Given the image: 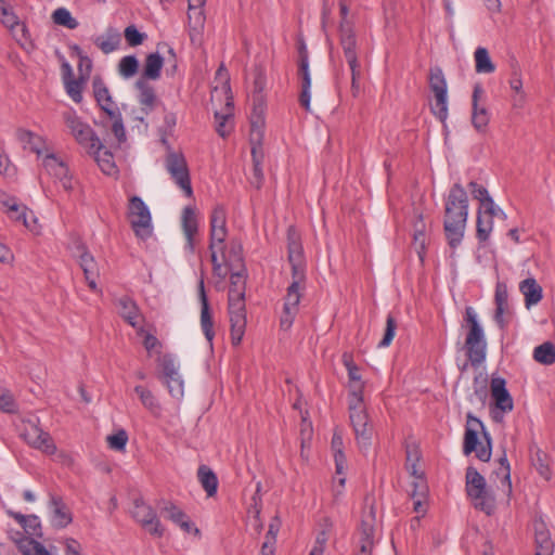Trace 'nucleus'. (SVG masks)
<instances>
[{"label":"nucleus","instance_id":"1","mask_svg":"<svg viewBox=\"0 0 555 555\" xmlns=\"http://www.w3.org/2000/svg\"><path fill=\"white\" fill-rule=\"evenodd\" d=\"M468 217V196L460 183L453 184L444 204L443 230L451 248H456L464 237Z\"/></svg>","mask_w":555,"mask_h":555},{"label":"nucleus","instance_id":"2","mask_svg":"<svg viewBox=\"0 0 555 555\" xmlns=\"http://www.w3.org/2000/svg\"><path fill=\"white\" fill-rule=\"evenodd\" d=\"M462 327L467 328L465 338V350L467 359L473 366H479L487 354V340L483 328L479 324L477 313L473 307L465 308L464 323Z\"/></svg>","mask_w":555,"mask_h":555},{"label":"nucleus","instance_id":"3","mask_svg":"<svg viewBox=\"0 0 555 555\" xmlns=\"http://www.w3.org/2000/svg\"><path fill=\"white\" fill-rule=\"evenodd\" d=\"M465 490L476 509L482 511L487 515H492L494 513L495 499L487 489L485 477L472 466L466 469Z\"/></svg>","mask_w":555,"mask_h":555},{"label":"nucleus","instance_id":"4","mask_svg":"<svg viewBox=\"0 0 555 555\" xmlns=\"http://www.w3.org/2000/svg\"><path fill=\"white\" fill-rule=\"evenodd\" d=\"M463 451L465 454L476 452V456L483 462L490 460L491 438L480 418H467Z\"/></svg>","mask_w":555,"mask_h":555},{"label":"nucleus","instance_id":"5","mask_svg":"<svg viewBox=\"0 0 555 555\" xmlns=\"http://www.w3.org/2000/svg\"><path fill=\"white\" fill-rule=\"evenodd\" d=\"M21 437L27 444L48 455L56 452L51 435L40 427L39 418H22Z\"/></svg>","mask_w":555,"mask_h":555},{"label":"nucleus","instance_id":"6","mask_svg":"<svg viewBox=\"0 0 555 555\" xmlns=\"http://www.w3.org/2000/svg\"><path fill=\"white\" fill-rule=\"evenodd\" d=\"M128 219L134 234L146 240L152 235V217L149 207L140 196H132L129 199Z\"/></svg>","mask_w":555,"mask_h":555},{"label":"nucleus","instance_id":"7","mask_svg":"<svg viewBox=\"0 0 555 555\" xmlns=\"http://www.w3.org/2000/svg\"><path fill=\"white\" fill-rule=\"evenodd\" d=\"M428 80L429 88L435 94L431 112L441 122H444L448 117V86L442 69L439 66L431 67Z\"/></svg>","mask_w":555,"mask_h":555},{"label":"nucleus","instance_id":"8","mask_svg":"<svg viewBox=\"0 0 555 555\" xmlns=\"http://www.w3.org/2000/svg\"><path fill=\"white\" fill-rule=\"evenodd\" d=\"M63 119L72 135L80 145L88 150H99L102 147V142L95 135L92 128L88 124L83 122L75 111L70 109L64 112Z\"/></svg>","mask_w":555,"mask_h":555},{"label":"nucleus","instance_id":"9","mask_svg":"<svg viewBox=\"0 0 555 555\" xmlns=\"http://www.w3.org/2000/svg\"><path fill=\"white\" fill-rule=\"evenodd\" d=\"M166 168L178 186L183 190L185 195L188 197H192L193 190L184 156L179 153H170L166 158Z\"/></svg>","mask_w":555,"mask_h":555},{"label":"nucleus","instance_id":"10","mask_svg":"<svg viewBox=\"0 0 555 555\" xmlns=\"http://www.w3.org/2000/svg\"><path fill=\"white\" fill-rule=\"evenodd\" d=\"M132 517L141 524L151 534L162 537L164 528L158 520L155 511L141 498L133 501Z\"/></svg>","mask_w":555,"mask_h":555},{"label":"nucleus","instance_id":"11","mask_svg":"<svg viewBox=\"0 0 555 555\" xmlns=\"http://www.w3.org/2000/svg\"><path fill=\"white\" fill-rule=\"evenodd\" d=\"M305 286H298L297 282H292L286 291L284 298L283 312L280 318V326L287 331L293 325L296 314L298 313V305L301 298V289Z\"/></svg>","mask_w":555,"mask_h":555},{"label":"nucleus","instance_id":"12","mask_svg":"<svg viewBox=\"0 0 555 555\" xmlns=\"http://www.w3.org/2000/svg\"><path fill=\"white\" fill-rule=\"evenodd\" d=\"M227 234V210L223 206L218 205L214 208L210 215L209 249L215 248V246L219 244L221 245L220 249L222 250Z\"/></svg>","mask_w":555,"mask_h":555},{"label":"nucleus","instance_id":"13","mask_svg":"<svg viewBox=\"0 0 555 555\" xmlns=\"http://www.w3.org/2000/svg\"><path fill=\"white\" fill-rule=\"evenodd\" d=\"M339 44L343 49L344 56L350 69L354 70L357 65H360L358 61V44L357 35L354 28L338 29Z\"/></svg>","mask_w":555,"mask_h":555},{"label":"nucleus","instance_id":"14","mask_svg":"<svg viewBox=\"0 0 555 555\" xmlns=\"http://www.w3.org/2000/svg\"><path fill=\"white\" fill-rule=\"evenodd\" d=\"M0 22L13 31L18 42L28 40V30L24 24L20 23L17 15L8 7L4 0H0Z\"/></svg>","mask_w":555,"mask_h":555},{"label":"nucleus","instance_id":"15","mask_svg":"<svg viewBox=\"0 0 555 555\" xmlns=\"http://www.w3.org/2000/svg\"><path fill=\"white\" fill-rule=\"evenodd\" d=\"M491 399L496 409L502 413H508L513 410V398L506 389L504 378L493 377L490 384Z\"/></svg>","mask_w":555,"mask_h":555},{"label":"nucleus","instance_id":"16","mask_svg":"<svg viewBox=\"0 0 555 555\" xmlns=\"http://www.w3.org/2000/svg\"><path fill=\"white\" fill-rule=\"evenodd\" d=\"M43 167L49 175L55 177L62 183V186L69 191L73 189L72 178L68 176V167L54 154H48L43 158Z\"/></svg>","mask_w":555,"mask_h":555},{"label":"nucleus","instance_id":"17","mask_svg":"<svg viewBox=\"0 0 555 555\" xmlns=\"http://www.w3.org/2000/svg\"><path fill=\"white\" fill-rule=\"evenodd\" d=\"M2 204L12 220L22 222L28 230L35 231L37 219L33 211L28 210L26 206L17 204L14 198L7 199Z\"/></svg>","mask_w":555,"mask_h":555},{"label":"nucleus","instance_id":"18","mask_svg":"<svg viewBox=\"0 0 555 555\" xmlns=\"http://www.w3.org/2000/svg\"><path fill=\"white\" fill-rule=\"evenodd\" d=\"M79 251V264L83 271L86 281L91 291H98L96 278L99 276V268L94 257L87 250L83 245L77 247Z\"/></svg>","mask_w":555,"mask_h":555},{"label":"nucleus","instance_id":"19","mask_svg":"<svg viewBox=\"0 0 555 555\" xmlns=\"http://www.w3.org/2000/svg\"><path fill=\"white\" fill-rule=\"evenodd\" d=\"M181 225L186 238L185 247L193 253L195 248V235L198 232V221L195 209L192 206L184 207L181 217Z\"/></svg>","mask_w":555,"mask_h":555},{"label":"nucleus","instance_id":"20","mask_svg":"<svg viewBox=\"0 0 555 555\" xmlns=\"http://www.w3.org/2000/svg\"><path fill=\"white\" fill-rule=\"evenodd\" d=\"M199 299H201V327L205 335V338L212 346V339L215 337L214 320L210 312L208 299L205 293L204 281L201 280L199 285Z\"/></svg>","mask_w":555,"mask_h":555},{"label":"nucleus","instance_id":"21","mask_svg":"<svg viewBox=\"0 0 555 555\" xmlns=\"http://www.w3.org/2000/svg\"><path fill=\"white\" fill-rule=\"evenodd\" d=\"M160 511L165 517L179 526L184 532L190 533L192 530H194L195 533L199 532L197 528H194V524L190 520L188 515L173 503H165Z\"/></svg>","mask_w":555,"mask_h":555},{"label":"nucleus","instance_id":"22","mask_svg":"<svg viewBox=\"0 0 555 555\" xmlns=\"http://www.w3.org/2000/svg\"><path fill=\"white\" fill-rule=\"evenodd\" d=\"M116 305L120 317L132 327H139L141 324V313L135 301L128 297L122 296L117 299Z\"/></svg>","mask_w":555,"mask_h":555},{"label":"nucleus","instance_id":"23","mask_svg":"<svg viewBox=\"0 0 555 555\" xmlns=\"http://www.w3.org/2000/svg\"><path fill=\"white\" fill-rule=\"evenodd\" d=\"M519 291L525 297V305L527 308L538 305L543 298V289L533 278H528L521 281L519 284Z\"/></svg>","mask_w":555,"mask_h":555},{"label":"nucleus","instance_id":"24","mask_svg":"<svg viewBox=\"0 0 555 555\" xmlns=\"http://www.w3.org/2000/svg\"><path fill=\"white\" fill-rule=\"evenodd\" d=\"M94 98L100 107L106 113V109H118L112 99L111 92L101 77H94L92 81Z\"/></svg>","mask_w":555,"mask_h":555},{"label":"nucleus","instance_id":"25","mask_svg":"<svg viewBox=\"0 0 555 555\" xmlns=\"http://www.w3.org/2000/svg\"><path fill=\"white\" fill-rule=\"evenodd\" d=\"M534 532L537 545L535 555H552L554 544L552 542L550 531L546 529L544 522H535Z\"/></svg>","mask_w":555,"mask_h":555},{"label":"nucleus","instance_id":"26","mask_svg":"<svg viewBox=\"0 0 555 555\" xmlns=\"http://www.w3.org/2000/svg\"><path fill=\"white\" fill-rule=\"evenodd\" d=\"M16 138L23 144L24 149H29L30 152L36 153L37 155L42 154L46 145L42 137L29 130L20 128L16 130Z\"/></svg>","mask_w":555,"mask_h":555},{"label":"nucleus","instance_id":"27","mask_svg":"<svg viewBox=\"0 0 555 555\" xmlns=\"http://www.w3.org/2000/svg\"><path fill=\"white\" fill-rule=\"evenodd\" d=\"M197 479L208 498L216 495L218 490V477L207 465H201L197 469Z\"/></svg>","mask_w":555,"mask_h":555},{"label":"nucleus","instance_id":"28","mask_svg":"<svg viewBox=\"0 0 555 555\" xmlns=\"http://www.w3.org/2000/svg\"><path fill=\"white\" fill-rule=\"evenodd\" d=\"M50 504L53 513L52 522L55 527L65 528L67 525L72 522V515L66 509V506L63 503L62 498L51 495Z\"/></svg>","mask_w":555,"mask_h":555},{"label":"nucleus","instance_id":"29","mask_svg":"<svg viewBox=\"0 0 555 555\" xmlns=\"http://www.w3.org/2000/svg\"><path fill=\"white\" fill-rule=\"evenodd\" d=\"M341 362L348 372L349 387L350 389L363 390V382L360 374L359 366L353 361V354L351 352H344L341 356Z\"/></svg>","mask_w":555,"mask_h":555},{"label":"nucleus","instance_id":"30","mask_svg":"<svg viewBox=\"0 0 555 555\" xmlns=\"http://www.w3.org/2000/svg\"><path fill=\"white\" fill-rule=\"evenodd\" d=\"M262 88H263V80L259 76L255 80V91L258 94L254 96V108H253V113L250 116V125H251L253 132H255L256 129L259 130L263 124V120H262L263 103H262V100L260 96V92L262 91Z\"/></svg>","mask_w":555,"mask_h":555},{"label":"nucleus","instance_id":"31","mask_svg":"<svg viewBox=\"0 0 555 555\" xmlns=\"http://www.w3.org/2000/svg\"><path fill=\"white\" fill-rule=\"evenodd\" d=\"M135 87L139 90V102L142 109L146 113L153 111L157 102L154 88L145 79H139Z\"/></svg>","mask_w":555,"mask_h":555},{"label":"nucleus","instance_id":"32","mask_svg":"<svg viewBox=\"0 0 555 555\" xmlns=\"http://www.w3.org/2000/svg\"><path fill=\"white\" fill-rule=\"evenodd\" d=\"M231 325V341L233 346H238L246 330V312H229Z\"/></svg>","mask_w":555,"mask_h":555},{"label":"nucleus","instance_id":"33","mask_svg":"<svg viewBox=\"0 0 555 555\" xmlns=\"http://www.w3.org/2000/svg\"><path fill=\"white\" fill-rule=\"evenodd\" d=\"M120 40V34L114 28H108L105 35L94 39V43L103 53L108 54L118 49Z\"/></svg>","mask_w":555,"mask_h":555},{"label":"nucleus","instance_id":"34","mask_svg":"<svg viewBox=\"0 0 555 555\" xmlns=\"http://www.w3.org/2000/svg\"><path fill=\"white\" fill-rule=\"evenodd\" d=\"M88 151L94 154L98 165L105 175L114 176L118 172V169L114 162L113 154L109 151L105 150L103 145L99 150L96 149Z\"/></svg>","mask_w":555,"mask_h":555},{"label":"nucleus","instance_id":"35","mask_svg":"<svg viewBox=\"0 0 555 555\" xmlns=\"http://www.w3.org/2000/svg\"><path fill=\"white\" fill-rule=\"evenodd\" d=\"M164 59L158 53H151L145 59L143 76L141 79L156 80L160 77Z\"/></svg>","mask_w":555,"mask_h":555},{"label":"nucleus","instance_id":"36","mask_svg":"<svg viewBox=\"0 0 555 555\" xmlns=\"http://www.w3.org/2000/svg\"><path fill=\"white\" fill-rule=\"evenodd\" d=\"M287 251L289 262L304 260V249L300 243L299 235L292 227L287 231Z\"/></svg>","mask_w":555,"mask_h":555},{"label":"nucleus","instance_id":"37","mask_svg":"<svg viewBox=\"0 0 555 555\" xmlns=\"http://www.w3.org/2000/svg\"><path fill=\"white\" fill-rule=\"evenodd\" d=\"M475 57V69L479 74H491L495 70V66L492 63L489 52L483 47H478L474 53Z\"/></svg>","mask_w":555,"mask_h":555},{"label":"nucleus","instance_id":"38","mask_svg":"<svg viewBox=\"0 0 555 555\" xmlns=\"http://www.w3.org/2000/svg\"><path fill=\"white\" fill-rule=\"evenodd\" d=\"M533 359L544 365L555 363V345L550 341L539 345L533 350Z\"/></svg>","mask_w":555,"mask_h":555},{"label":"nucleus","instance_id":"39","mask_svg":"<svg viewBox=\"0 0 555 555\" xmlns=\"http://www.w3.org/2000/svg\"><path fill=\"white\" fill-rule=\"evenodd\" d=\"M531 462L540 476L546 480L551 478L552 472L548 465V456L545 452L538 448L534 451H531Z\"/></svg>","mask_w":555,"mask_h":555},{"label":"nucleus","instance_id":"40","mask_svg":"<svg viewBox=\"0 0 555 555\" xmlns=\"http://www.w3.org/2000/svg\"><path fill=\"white\" fill-rule=\"evenodd\" d=\"M351 424L357 439L362 440L363 444H367L373 434V425L370 418H351Z\"/></svg>","mask_w":555,"mask_h":555},{"label":"nucleus","instance_id":"41","mask_svg":"<svg viewBox=\"0 0 555 555\" xmlns=\"http://www.w3.org/2000/svg\"><path fill=\"white\" fill-rule=\"evenodd\" d=\"M158 364L162 369V374L159 378L163 382L180 375L179 366L176 364L175 359L171 354H164L159 357Z\"/></svg>","mask_w":555,"mask_h":555},{"label":"nucleus","instance_id":"42","mask_svg":"<svg viewBox=\"0 0 555 555\" xmlns=\"http://www.w3.org/2000/svg\"><path fill=\"white\" fill-rule=\"evenodd\" d=\"M490 121V114L485 106L473 107L472 124L478 132H486Z\"/></svg>","mask_w":555,"mask_h":555},{"label":"nucleus","instance_id":"43","mask_svg":"<svg viewBox=\"0 0 555 555\" xmlns=\"http://www.w3.org/2000/svg\"><path fill=\"white\" fill-rule=\"evenodd\" d=\"M128 434L125 429L119 428L114 434L106 437V442L109 449L118 452H124L128 442Z\"/></svg>","mask_w":555,"mask_h":555},{"label":"nucleus","instance_id":"44","mask_svg":"<svg viewBox=\"0 0 555 555\" xmlns=\"http://www.w3.org/2000/svg\"><path fill=\"white\" fill-rule=\"evenodd\" d=\"M509 87L515 91L518 96L514 99V105L521 106L525 101V94L522 92V79L520 70L517 66H513V72L509 79Z\"/></svg>","mask_w":555,"mask_h":555},{"label":"nucleus","instance_id":"45","mask_svg":"<svg viewBox=\"0 0 555 555\" xmlns=\"http://www.w3.org/2000/svg\"><path fill=\"white\" fill-rule=\"evenodd\" d=\"M492 219H493V217H490V216H487V218H483V216L481 215V211L478 210L476 235L480 242H486L489 238V235L493 228Z\"/></svg>","mask_w":555,"mask_h":555},{"label":"nucleus","instance_id":"46","mask_svg":"<svg viewBox=\"0 0 555 555\" xmlns=\"http://www.w3.org/2000/svg\"><path fill=\"white\" fill-rule=\"evenodd\" d=\"M53 22L57 25L64 26L68 29L78 27V22L74 18L70 12L65 8L56 9L52 14Z\"/></svg>","mask_w":555,"mask_h":555},{"label":"nucleus","instance_id":"47","mask_svg":"<svg viewBox=\"0 0 555 555\" xmlns=\"http://www.w3.org/2000/svg\"><path fill=\"white\" fill-rule=\"evenodd\" d=\"M106 115L109 117V119L113 121L112 125V131L118 142H122L126 140V131L121 118V114L119 109L111 111L106 109Z\"/></svg>","mask_w":555,"mask_h":555},{"label":"nucleus","instance_id":"48","mask_svg":"<svg viewBox=\"0 0 555 555\" xmlns=\"http://www.w3.org/2000/svg\"><path fill=\"white\" fill-rule=\"evenodd\" d=\"M139 62L134 55L124 56L118 64L119 74L124 78H130L138 73Z\"/></svg>","mask_w":555,"mask_h":555},{"label":"nucleus","instance_id":"49","mask_svg":"<svg viewBox=\"0 0 555 555\" xmlns=\"http://www.w3.org/2000/svg\"><path fill=\"white\" fill-rule=\"evenodd\" d=\"M246 276L243 271L232 273L230 275V288L228 295L245 296Z\"/></svg>","mask_w":555,"mask_h":555},{"label":"nucleus","instance_id":"50","mask_svg":"<svg viewBox=\"0 0 555 555\" xmlns=\"http://www.w3.org/2000/svg\"><path fill=\"white\" fill-rule=\"evenodd\" d=\"M362 391L363 390L357 391L356 389H350V393L348 397V408L350 411V416H359L364 412Z\"/></svg>","mask_w":555,"mask_h":555},{"label":"nucleus","instance_id":"51","mask_svg":"<svg viewBox=\"0 0 555 555\" xmlns=\"http://www.w3.org/2000/svg\"><path fill=\"white\" fill-rule=\"evenodd\" d=\"M0 411L7 414L17 413V404L13 393L5 388L0 387Z\"/></svg>","mask_w":555,"mask_h":555},{"label":"nucleus","instance_id":"52","mask_svg":"<svg viewBox=\"0 0 555 555\" xmlns=\"http://www.w3.org/2000/svg\"><path fill=\"white\" fill-rule=\"evenodd\" d=\"M499 468L495 470L498 477H502V486L506 489L507 493L512 492V482H511V467L506 456H502L499 460Z\"/></svg>","mask_w":555,"mask_h":555},{"label":"nucleus","instance_id":"53","mask_svg":"<svg viewBox=\"0 0 555 555\" xmlns=\"http://www.w3.org/2000/svg\"><path fill=\"white\" fill-rule=\"evenodd\" d=\"M301 78V92L299 95V103L306 111H310V87H311V78L310 74H299Z\"/></svg>","mask_w":555,"mask_h":555},{"label":"nucleus","instance_id":"54","mask_svg":"<svg viewBox=\"0 0 555 555\" xmlns=\"http://www.w3.org/2000/svg\"><path fill=\"white\" fill-rule=\"evenodd\" d=\"M87 80H80V77L78 79H67L66 81H64L65 83V88H66V92L68 93V95L72 98V100L76 103H80L81 100H82V94H81V90H82V83L86 82Z\"/></svg>","mask_w":555,"mask_h":555},{"label":"nucleus","instance_id":"55","mask_svg":"<svg viewBox=\"0 0 555 555\" xmlns=\"http://www.w3.org/2000/svg\"><path fill=\"white\" fill-rule=\"evenodd\" d=\"M396 330H397L396 319L391 314H388L387 319H386L385 333H384L383 339L378 343V347H380V348L388 347L395 337Z\"/></svg>","mask_w":555,"mask_h":555},{"label":"nucleus","instance_id":"56","mask_svg":"<svg viewBox=\"0 0 555 555\" xmlns=\"http://www.w3.org/2000/svg\"><path fill=\"white\" fill-rule=\"evenodd\" d=\"M75 51L79 56L78 72L80 80H88L92 69V61L82 54V51L79 47H75Z\"/></svg>","mask_w":555,"mask_h":555},{"label":"nucleus","instance_id":"57","mask_svg":"<svg viewBox=\"0 0 555 555\" xmlns=\"http://www.w3.org/2000/svg\"><path fill=\"white\" fill-rule=\"evenodd\" d=\"M125 39L130 47H137L142 44L146 38V34L140 33L134 25H129L124 31Z\"/></svg>","mask_w":555,"mask_h":555},{"label":"nucleus","instance_id":"58","mask_svg":"<svg viewBox=\"0 0 555 555\" xmlns=\"http://www.w3.org/2000/svg\"><path fill=\"white\" fill-rule=\"evenodd\" d=\"M134 392L139 396L143 405L149 408L152 412L157 408V400L154 395L143 386H135Z\"/></svg>","mask_w":555,"mask_h":555},{"label":"nucleus","instance_id":"59","mask_svg":"<svg viewBox=\"0 0 555 555\" xmlns=\"http://www.w3.org/2000/svg\"><path fill=\"white\" fill-rule=\"evenodd\" d=\"M168 388L169 393L176 398L180 399L183 397L184 393V382L182 379L181 375H178L177 377L169 378L164 382Z\"/></svg>","mask_w":555,"mask_h":555},{"label":"nucleus","instance_id":"60","mask_svg":"<svg viewBox=\"0 0 555 555\" xmlns=\"http://www.w3.org/2000/svg\"><path fill=\"white\" fill-rule=\"evenodd\" d=\"M292 282H297L298 286H305V260L291 261Z\"/></svg>","mask_w":555,"mask_h":555},{"label":"nucleus","instance_id":"61","mask_svg":"<svg viewBox=\"0 0 555 555\" xmlns=\"http://www.w3.org/2000/svg\"><path fill=\"white\" fill-rule=\"evenodd\" d=\"M298 55H299L298 73L299 74H310L309 73L308 50H307V46L302 39H300L298 41Z\"/></svg>","mask_w":555,"mask_h":555},{"label":"nucleus","instance_id":"62","mask_svg":"<svg viewBox=\"0 0 555 555\" xmlns=\"http://www.w3.org/2000/svg\"><path fill=\"white\" fill-rule=\"evenodd\" d=\"M23 529L26 533L40 538L41 533V525L39 518L36 515H28L26 518V522L23 524Z\"/></svg>","mask_w":555,"mask_h":555},{"label":"nucleus","instance_id":"63","mask_svg":"<svg viewBox=\"0 0 555 555\" xmlns=\"http://www.w3.org/2000/svg\"><path fill=\"white\" fill-rule=\"evenodd\" d=\"M231 117V113L228 112V113H224V114H221V113H216L215 114V119H216V131L218 132V134L222 138H225L229 132H230V127H228V122H229V119Z\"/></svg>","mask_w":555,"mask_h":555},{"label":"nucleus","instance_id":"64","mask_svg":"<svg viewBox=\"0 0 555 555\" xmlns=\"http://www.w3.org/2000/svg\"><path fill=\"white\" fill-rule=\"evenodd\" d=\"M228 312H246L245 296L228 295Z\"/></svg>","mask_w":555,"mask_h":555}]
</instances>
